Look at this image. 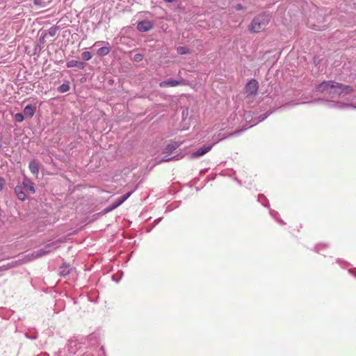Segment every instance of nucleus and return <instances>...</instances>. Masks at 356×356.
Wrapping results in <instances>:
<instances>
[{
  "mask_svg": "<svg viewBox=\"0 0 356 356\" xmlns=\"http://www.w3.org/2000/svg\"><path fill=\"white\" fill-rule=\"evenodd\" d=\"M22 185L24 188L29 191L31 193H34L35 192L34 184L26 177L22 181Z\"/></svg>",
  "mask_w": 356,
  "mask_h": 356,
  "instance_id": "obj_8",
  "label": "nucleus"
},
{
  "mask_svg": "<svg viewBox=\"0 0 356 356\" xmlns=\"http://www.w3.org/2000/svg\"><path fill=\"white\" fill-rule=\"evenodd\" d=\"M81 57L85 60H89L92 58V55L90 51H84L81 54Z\"/></svg>",
  "mask_w": 356,
  "mask_h": 356,
  "instance_id": "obj_18",
  "label": "nucleus"
},
{
  "mask_svg": "<svg viewBox=\"0 0 356 356\" xmlns=\"http://www.w3.org/2000/svg\"><path fill=\"white\" fill-rule=\"evenodd\" d=\"M321 247V245H318L316 247V249H317V251L318 252L320 250V248Z\"/></svg>",
  "mask_w": 356,
  "mask_h": 356,
  "instance_id": "obj_34",
  "label": "nucleus"
},
{
  "mask_svg": "<svg viewBox=\"0 0 356 356\" xmlns=\"http://www.w3.org/2000/svg\"><path fill=\"white\" fill-rule=\"evenodd\" d=\"M177 51L179 54L184 55L189 53V50L186 47H178Z\"/></svg>",
  "mask_w": 356,
  "mask_h": 356,
  "instance_id": "obj_17",
  "label": "nucleus"
},
{
  "mask_svg": "<svg viewBox=\"0 0 356 356\" xmlns=\"http://www.w3.org/2000/svg\"><path fill=\"white\" fill-rule=\"evenodd\" d=\"M131 192H129L126 194H124V195L118 197L115 201V202H113L112 204L113 205V208L115 209L117 208L118 207H119L120 205H121L124 201H126L129 197L130 195H131Z\"/></svg>",
  "mask_w": 356,
  "mask_h": 356,
  "instance_id": "obj_9",
  "label": "nucleus"
},
{
  "mask_svg": "<svg viewBox=\"0 0 356 356\" xmlns=\"http://www.w3.org/2000/svg\"><path fill=\"white\" fill-rule=\"evenodd\" d=\"M24 119V115L21 113H17L15 115V120L17 122H22Z\"/></svg>",
  "mask_w": 356,
  "mask_h": 356,
  "instance_id": "obj_20",
  "label": "nucleus"
},
{
  "mask_svg": "<svg viewBox=\"0 0 356 356\" xmlns=\"http://www.w3.org/2000/svg\"><path fill=\"white\" fill-rule=\"evenodd\" d=\"M270 113H271V112H270V113L267 112L265 114L260 115L259 117V120L257 122H254V124H257L258 122H261V121L264 120L266 118H267L269 116V115Z\"/></svg>",
  "mask_w": 356,
  "mask_h": 356,
  "instance_id": "obj_22",
  "label": "nucleus"
},
{
  "mask_svg": "<svg viewBox=\"0 0 356 356\" xmlns=\"http://www.w3.org/2000/svg\"><path fill=\"white\" fill-rule=\"evenodd\" d=\"M260 197H264V195H261L259 196V200H260Z\"/></svg>",
  "mask_w": 356,
  "mask_h": 356,
  "instance_id": "obj_35",
  "label": "nucleus"
},
{
  "mask_svg": "<svg viewBox=\"0 0 356 356\" xmlns=\"http://www.w3.org/2000/svg\"><path fill=\"white\" fill-rule=\"evenodd\" d=\"M57 248L58 243L52 242L46 245L43 248L34 251L31 255H29V257H30V259H35L51 252Z\"/></svg>",
  "mask_w": 356,
  "mask_h": 356,
  "instance_id": "obj_3",
  "label": "nucleus"
},
{
  "mask_svg": "<svg viewBox=\"0 0 356 356\" xmlns=\"http://www.w3.org/2000/svg\"><path fill=\"white\" fill-rule=\"evenodd\" d=\"M82 356H84V355H82Z\"/></svg>",
  "mask_w": 356,
  "mask_h": 356,
  "instance_id": "obj_37",
  "label": "nucleus"
},
{
  "mask_svg": "<svg viewBox=\"0 0 356 356\" xmlns=\"http://www.w3.org/2000/svg\"><path fill=\"white\" fill-rule=\"evenodd\" d=\"M115 209L114 208H113V205H110L109 207H106L104 211L107 213V212H109V211H111L112 210Z\"/></svg>",
  "mask_w": 356,
  "mask_h": 356,
  "instance_id": "obj_28",
  "label": "nucleus"
},
{
  "mask_svg": "<svg viewBox=\"0 0 356 356\" xmlns=\"http://www.w3.org/2000/svg\"><path fill=\"white\" fill-rule=\"evenodd\" d=\"M259 88V83L255 79L250 80L245 86V90L247 97L255 96Z\"/></svg>",
  "mask_w": 356,
  "mask_h": 356,
  "instance_id": "obj_4",
  "label": "nucleus"
},
{
  "mask_svg": "<svg viewBox=\"0 0 356 356\" xmlns=\"http://www.w3.org/2000/svg\"><path fill=\"white\" fill-rule=\"evenodd\" d=\"M317 90L330 98V99L325 102L330 108L344 109L351 107L356 108V106H353L352 104L335 101L336 99L340 97H343L353 91V88L349 86H345L332 81H323L318 85Z\"/></svg>",
  "mask_w": 356,
  "mask_h": 356,
  "instance_id": "obj_1",
  "label": "nucleus"
},
{
  "mask_svg": "<svg viewBox=\"0 0 356 356\" xmlns=\"http://www.w3.org/2000/svg\"><path fill=\"white\" fill-rule=\"evenodd\" d=\"M152 28V24L149 21H142L138 22L137 29L140 31L146 32Z\"/></svg>",
  "mask_w": 356,
  "mask_h": 356,
  "instance_id": "obj_7",
  "label": "nucleus"
},
{
  "mask_svg": "<svg viewBox=\"0 0 356 356\" xmlns=\"http://www.w3.org/2000/svg\"><path fill=\"white\" fill-rule=\"evenodd\" d=\"M70 90V84L68 82L63 83L59 87H58L57 90L60 93H65Z\"/></svg>",
  "mask_w": 356,
  "mask_h": 356,
  "instance_id": "obj_15",
  "label": "nucleus"
},
{
  "mask_svg": "<svg viewBox=\"0 0 356 356\" xmlns=\"http://www.w3.org/2000/svg\"><path fill=\"white\" fill-rule=\"evenodd\" d=\"M77 60H71L67 62L66 66L68 68H72L76 66Z\"/></svg>",
  "mask_w": 356,
  "mask_h": 356,
  "instance_id": "obj_21",
  "label": "nucleus"
},
{
  "mask_svg": "<svg viewBox=\"0 0 356 356\" xmlns=\"http://www.w3.org/2000/svg\"><path fill=\"white\" fill-rule=\"evenodd\" d=\"M270 215L275 218L280 224H284V222L282 220H279L277 218L278 213L275 211H270Z\"/></svg>",
  "mask_w": 356,
  "mask_h": 356,
  "instance_id": "obj_24",
  "label": "nucleus"
},
{
  "mask_svg": "<svg viewBox=\"0 0 356 356\" xmlns=\"http://www.w3.org/2000/svg\"><path fill=\"white\" fill-rule=\"evenodd\" d=\"M71 353L72 354H75V351H72Z\"/></svg>",
  "mask_w": 356,
  "mask_h": 356,
  "instance_id": "obj_36",
  "label": "nucleus"
},
{
  "mask_svg": "<svg viewBox=\"0 0 356 356\" xmlns=\"http://www.w3.org/2000/svg\"><path fill=\"white\" fill-rule=\"evenodd\" d=\"M163 1L165 2H168V3H172V2L175 1V0H163Z\"/></svg>",
  "mask_w": 356,
  "mask_h": 356,
  "instance_id": "obj_31",
  "label": "nucleus"
},
{
  "mask_svg": "<svg viewBox=\"0 0 356 356\" xmlns=\"http://www.w3.org/2000/svg\"><path fill=\"white\" fill-rule=\"evenodd\" d=\"M161 218H159L156 219V220H155V221H156V224H157V223H159V222L161 221Z\"/></svg>",
  "mask_w": 356,
  "mask_h": 356,
  "instance_id": "obj_33",
  "label": "nucleus"
},
{
  "mask_svg": "<svg viewBox=\"0 0 356 356\" xmlns=\"http://www.w3.org/2000/svg\"><path fill=\"white\" fill-rule=\"evenodd\" d=\"M30 171L36 177L39 173V164L35 160H33L29 163V165Z\"/></svg>",
  "mask_w": 356,
  "mask_h": 356,
  "instance_id": "obj_12",
  "label": "nucleus"
},
{
  "mask_svg": "<svg viewBox=\"0 0 356 356\" xmlns=\"http://www.w3.org/2000/svg\"><path fill=\"white\" fill-rule=\"evenodd\" d=\"M15 193L16 194L17 198L19 200L24 201L27 198L26 195L23 191V187L22 186H17L15 188Z\"/></svg>",
  "mask_w": 356,
  "mask_h": 356,
  "instance_id": "obj_10",
  "label": "nucleus"
},
{
  "mask_svg": "<svg viewBox=\"0 0 356 356\" xmlns=\"http://www.w3.org/2000/svg\"><path fill=\"white\" fill-rule=\"evenodd\" d=\"M58 28L57 26H52L48 30V33L51 36H54L57 33Z\"/></svg>",
  "mask_w": 356,
  "mask_h": 356,
  "instance_id": "obj_19",
  "label": "nucleus"
},
{
  "mask_svg": "<svg viewBox=\"0 0 356 356\" xmlns=\"http://www.w3.org/2000/svg\"><path fill=\"white\" fill-rule=\"evenodd\" d=\"M5 184H6V180H5V179H4V178H3V177H0V191H2V189H3V188L4 185H5Z\"/></svg>",
  "mask_w": 356,
  "mask_h": 356,
  "instance_id": "obj_27",
  "label": "nucleus"
},
{
  "mask_svg": "<svg viewBox=\"0 0 356 356\" xmlns=\"http://www.w3.org/2000/svg\"><path fill=\"white\" fill-rule=\"evenodd\" d=\"M173 157L170 156V155H165L164 156H163L161 159H160V162H166V161H170Z\"/></svg>",
  "mask_w": 356,
  "mask_h": 356,
  "instance_id": "obj_25",
  "label": "nucleus"
},
{
  "mask_svg": "<svg viewBox=\"0 0 356 356\" xmlns=\"http://www.w3.org/2000/svg\"><path fill=\"white\" fill-rule=\"evenodd\" d=\"M270 19V17L268 14L259 15L252 19L249 30L253 33H259L266 28Z\"/></svg>",
  "mask_w": 356,
  "mask_h": 356,
  "instance_id": "obj_2",
  "label": "nucleus"
},
{
  "mask_svg": "<svg viewBox=\"0 0 356 356\" xmlns=\"http://www.w3.org/2000/svg\"><path fill=\"white\" fill-rule=\"evenodd\" d=\"M109 53V48L106 47H102L97 50V54L100 56H104Z\"/></svg>",
  "mask_w": 356,
  "mask_h": 356,
  "instance_id": "obj_16",
  "label": "nucleus"
},
{
  "mask_svg": "<svg viewBox=\"0 0 356 356\" xmlns=\"http://www.w3.org/2000/svg\"><path fill=\"white\" fill-rule=\"evenodd\" d=\"M212 147H213V145H204V146L199 148L198 149H197L195 152H193L191 155V158L195 159V158H198V157H200V156L204 155L206 153H207L208 152H209L211 149Z\"/></svg>",
  "mask_w": 356,
  "mask_h": 356,
  "instance_id": "obj_6",
  "label": "nucleus"
},
{
  "mask_svg": "<svg viewBox=\"0 0 356 356\" xmlns=\"http://www.w3.org/2000/svg\"><path fill=\"white\" fill-rule=\"evenodd\" d=\"M102 42L101 41H98V42H96L95 44H94V46H97L99 45V44L102 43Z\"/></svg>",
  "mask_w": 356,
  "mask_h": 356,
  "instance_id": "obj_32",
  "label": "nucleus"
},
{
  "mask_svg": "<svg viewBox=\"0 0 356 356\" xmlns=\"http://www.w3.org/2000/svg\"><path fill=\"white\" fill-rule=\"evenodd\" d=\"M35 111H36L35 106L29 104L25 106V108L24 109V113L26 116L31 118L34 115Z\"/></svg>",
  "mask_w": 356,
  "mask_h": 356,
  "instance_id": "obj_11",
  "label": "nucleus"
},
{
  "mask_svg": "<svg viewBox=\"0 0 356 356\" xmlns=\"http://www.w3.org/2000/svg\"><path fill=\"white\" fill-rule=\"evenodd\" d=\"M235 9L237 10H241L243 9V6L240 3H238L236 4L235 6H234Z\"/></svg>",
  "mask_w": 356,
  "mask_h": 356,
  "instance_id": "obj_29",
  "label": "nucleus"
},
{
  "mask_svg": "<svg viewBox=\"0 0 356 356\" xmlns=\"http://www.w3.org/2000/svg\"><path fill=\"white\" fill-rule=\"evenodd\" d=\"M349 272H350L351 274L354 275L356 277V274H355V270L350 269V270H349Z\"/></svg>",
  "mask_w": 356,
  "mask_h": 356,
  "instance_id": "obj_30",
  "label": "nucleus"
},
{
  "mask_svg": "<svg viewBox=\"0 0 356 356\" xmlns=\"http://www.w3.org/2000/svg\"><path fill=\"white\" fill-rule=\"evenodd\" d=\"M185 83V81L183 79H181L179 81L175 80V79H168L166 81H161L159 83L160 87L165 88V87H175L179 85H184Z\"/></svg>",
  "mask_w": 356,
  "mask_h": 356,
  "instance_id": "obj_5",
  "label": "nucleus"
},
{
  "mask_svg": "<svg viewBox=\"0 0 356 356\" xmlns=\"http://www.w3.org/2000/svg\"><path fill=\"white\" fill-rule=\"evenodd\" d=\"M72 270V268L69 264H63L60 268L59 273L61 276L65 277L68 275Z\"/></svg>",
  "mask_w": 356,
  "mask_h": 356,
  "instance_id": "obj_13",
  "label": "nucleus"
},
{
  "mask_svg": "<svg viewBox=\"0 0 356 356\" xmlns=\"http://www.w3.org/2000/svg\"><path fill=\"white\" fill-rule=\"evenodd\" d=\"M143 56L141 54H136L133 57V60L140 62L143 60Z\"/></svg>",
  "mask_w": 356,
  "mask_h": 356,
  "instance_id": "obj_23",
  "label": "nucleus"
},
{
  "mask_svg": "<svg viewBox=\"0 0 356 356\" xmlns=\"http://www.w3.org/2000/svg\"><path fill=\"white\" fill-rule=\"evenodd\" d=\"M76 67L80 70H83L85 67V64L83 62L77 60Z\"/></svg>",
  "mask_w": 356,
  "mask_h": 356,
  "instance_id": "obj_26",
  "label": "nucleus"
},
{
  "mask_svg": "<svg viewBox=\"0 0 356 356\" xmlns=\"http://www.w3.org/2000/svg\"><path fill=\"white\" fill-rule=\"evenodd\" d=\"M178 147H179V144L177 142H172L166 146V147L165 149V153L172 152Z\"/></svg>",
  "mask_w": 356,
  "mask_h": 356,
  "instance_id": "obj_14",
  "label": "nucleus"
}]
</instances>
